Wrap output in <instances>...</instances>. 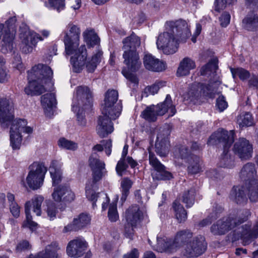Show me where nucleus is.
<instances>
[{"mask_svg": "<svg viewBox=\"0 0 258 258\" xmlns=\"http://www.w3.org/2000/svg\"><path fill=\"white\" fill-rule=\"evenodd\" d=\"M13 104L7 99H0V123L2 126L10 124V137L11 146L13 149H19L22 141V133L31 134L32 127L27 126L25 119H14Z\"/></svg>", "mask_w": 258, "mask_h": 258, "instance_id": "f257e3e1", "label": "nucleus"}, {"mask_svg": "<svg viewBox=\"0 0 258 258\" xmlns=\"http://www.w3.org/2000/svg\"><path fill=\"white\" fill-rule=\"evenodd\" d=\"M168 30L160 33L157 39V48L164 54L174 53L178 49V42L175 35L180 37L181 41H185L191 36L189 26L183 20L166 23Z\"/></svg>", "mask_w": 258, "mask_h": 258, "instance_id": "f03ea898", "label": "nucleus"}, {"mask_svg": "<svg viewBox=\"0 0 258 258\" xmlns=\"http://www.w3.org/2000/svg\"><path fill=\"white\" fill-rule=\"evenodd\" d=\"M123 44V62L125 66L122 69V74L132 83L137 84L138 80L134 73L138 71L142 66L139 54L136 51V48L139 47L141 44L140 39L133 34L124 39Z\"/></svg>", "mask_w": 258, "mask_h": 258, "instance_id": "7ed1b4c3", "label": "nucleus"}, {"mask_svg": "<svg viewBox=\"0 0 258 258\" xmlns=\"http://www.w3.org/2000/svg\"><path fill=\"white\" fill-rule=\"evenodd\" d=\"M53 72L51 68L42 64L34 67L28 72V85L24 91L28 95H39L46 89L45 86L52 84Z\"/></svg>", "mask_w": 258, "mask_h": 258, "instance_id": "20e7f679", "label": "nucleus"}, {"mask_svg": "<svg viewBox=\"0 0 258 258\" xmlns=\"http://www.w3.org/2000/svg\"><path fill=\"white\" fill-rule=\"evenodd\" d=\"M63 41L65 46V51L68 55L73 56V60L76 64H81L86 57V45L79 46L81 34L80 28L77 25L70 22L66 26L63 32Z\"/></svg>", "mask_w": 258, "mask_h": 258, "instance_id": "39448f33", "label": "nucleus"}, {"mask_svg": "<svg viewBox=\"0 0 258 258\" xmlns=\"http://www.w3.org/2000/svg\"><path fill=\"white\" fill-rule=\"evenodd\" d=\"M89 166L92 171V179L89 180L86 185V196L89 200L95 201L97 195L95 192L97 182L100 181L105 174V163L99 160L98 155L92 153L89 159Z\"/></svg>", "mask_w": 258, "mask_h": 258, "instance_id": "423d86ee", "label": "nucleus"}, {"mask_svg": "<svg viewBox=\"0 0 258 258\" xmlns=\"http://www.w3.org/2000/svg\"><path fill=\"white\" fill-rule=\"evenodd\" d=\"M234 141V133L232 131L228 132L226 131L221 130L213 134L210 137L208 142L210 144H217L222 143L224 151L219 161V166L227 168H231L234 166L233 158L226 152V149L229 148Z\"/></svg>", "mask_w": 258, "mask_h": 258, "instance_id": "0eeeda50", "label": "nucleus"}, {"mask_svg": "<svg viewBox=\"0 0 258 258\" xmlns=\"http://www.w3.org/2000/svg\"><path fill=\"white\" fill-rule=\"evenodd\" d=\"M28 173L23 185L32 189H37L43 182L47 168L42 163L34 162L28 168Z\"/></svg>", "mask_w": 258, "mask_h": 258, "instance_id": "6e6552de", "label": "nucleus"}, {"mask_svg": "<svg viewBox=\"0 0 258 258\" xmlns=\"http://www.w3.org/2000/svg\"><path fill=\"white\" fill-rule=\"evenodd\" d=\"M118 96L117 92L114 90L107 91L101 106L102 114L108 115L112 119H116L119 117L122 107L119 103H116Z\"/></svg>", "mask_w": 258, "mask_h": 258, "instance_id": "1a4fd4ad", "label": "nucleus"}, {"mask_svg": "<svg viewBox=\"0 0 258 258\" xmlns=\"http://www.w3.org/2000/svg\"><path fill=\"white\" fill-rule=\"evenodd\" d=\"M221 84L218 81L211 85H204L203 84L195 83L191 85L184 99L189 100L194 103L202 96H206L210 98L214 97L215 88L217 85Z\"/></svg>", "mask_w": 258, "mask_h": 258, "instance_id": "9d476101", "label": "nucleus"}, {"mask_svg": "<svg viewBox=\"0 0 258 258\" xmlns=\"http://www.w3.org/2000/svg\"><path fill=\"white\" fill-rule=\"evenodd\" d=\"M43 200L42 196H36L31 201L26 202L25 206L26 219L24 222V227H28L32 230L36 228L37 224L32 220V218L30 215V211L32 208L33 212L37 216H40L41 213V207Z\"/></svg>", "mask_w": 258, "mask_h": 258, "instance_id": "9b49d317", "label": "nucleus"}, {"mask_svg": "<svg viewBox=\"0 0 258 258\" xmlns=\"http://www.w3.org/2000/svg\"><path fill=\"white\" fill-rule=\"evenodd\" d=\"M92 101V93L87 86L77 87L76 94L73 100L72 109L74 112L80 111V108L86 109L90 107Z\"/></svg>", "mask_w": 258, "mask_h": 258, "instance_id": "f8f14e48", "label": "nucleus"}, {"mask_svg": "<svg viewBox=\"0 0 258 258\" xmlns=\"http://www.w3.org/2000/svg\"><path fill=\"white\" fill-rule=\"evenodd\" d=\"M86 57L84 59L83 63L76 64V61L73 60V56L71 57V62L73 65L74 71L75 72H80L85 67L89 72H93L96 68L97 65L100 62L102 57V51L97 49L96 52L90 58L88 57L87 48H86Z\"/></svg>", "mask_w": 258, "mask_h": 258, "instance_id": "ddd939ff", "label": "nucleus"}, {"mask_svg": "<svg viewBox=\"0 0 258 258\" xmlns=\"http://www.w3.org/2000/svg\"><path fill=\"white\" fill-rule=\"evenodd\" d=\"M16 22L15 16L10 17L5 22L6 27L4 26L5 34L3 37V47L2 48L4 52L11 51L13 48V40L14 38L15 33L11 31Z\"/></svg>", "mask_w": 258, "mask_h": 258, "instance_id": "4468645a", "label": "nucleus"}, {"mask_svg": "<svg viewBox=\"0 0 258 258\" xmlns=\"http://www.w3.org/2000/svg\"><path fill=\"white\" fill-rule=\"evenodd\" d=\"M170 131L168 126L160 130L155 143L157 153L161 156H165L169 152L168 136Z\"/></svg>", "mask_w": 258, "mask_h": 258, "instance_id": "2eb2a0df", "label": "nucleus"}, {"mask_svg": "<svg viewBox=\"0 0 258 258\" xmlns=\"http://www.w3.org/2000/svg\"><path fill=\"white\" fill-rule=\"evenodd\" d=\"M206 249L204 238L200 236L194 238L187 243L185 248V254L190 257H197L202 254Z\"/></svg>", "mask_w": 258, "mask_h": 258, "instance_id": "dca6fc26", "label": "nucleus"}, {"mask_svg": "<svg viewBox=\"0 0 258 258\" xmlns=\"http://www.w3.org/2000/svg\"><path fill=\"white\" fill-rule=\"evenodd\" d=\"M22 40L21 49L25 53L32 52L38 40L42 41L43 38L33 31H28L21 36Z\"/></svg>", "mask_w": 258, "mask_h": 258, "instance_id": "f3484780", "label": "nucleus"}, {"mask_svg": "<svg viewBox=\"0 0 258 258\" xmlns=\"http://www.w3.org/2000/svg\"><path fill=\"white\" fill-rule=\"evenodd\" d=\"M52 197L56 202L70 203L75 200V195L68 186L59 185L54 188Z\"/></svg>", "mask_w": 258, "mask_h": 258, "instance_id": "a211bd4d", "label": "nucleus"}, {"mask_svg": "<svg viewBox=\"0 0 258 258\" xmlns=\"http://www.w3.org/2000/svg\"><path fill=\"white\" fill-rule=\"evenodd\" d=\"M250 224H245L237 229L238 236L237 238H242L244 244H248L249 242L258 237V223L253 226L252 230L250 229Z\"/></svg>", "mask_w": 258, "mask_h": 258, "instance_id": "6ab92c4d", "label": "nucleus"}, {"mask_svg": "<svg viewBox=\"0 0 258 258\" xmlns=\"http://www.w3.org/2000/svg\"><path fill=\"white\" fill-rule=\"evenodd\" d=\"M87 247V244L84 239H76L69 243L67 252L71 257H79L83 254Z\"/></svg>", "mask_w": 258, "mask_h": 258, "instance_id": "aec40b11", "label": "nucleus"}, {"mask_svg": "<svg viewBox=\"0 0 258 258\" xmlns=\"http://www.w3.org/2000/svg\"><path fill=\"white\" fill-rule=\"evenodd\" d=\"M110 118L108 115L103 114L99 116L96 131L99 136L102 138L105 137L113 131V126Z\"/></svg>", "mask_w": 258, "mask_h": 258, "instance_id": "412c9836", "label": "nucleus"}, {"mask_svg": "<svg viewBox=\"0 0 258 258\" xmlns=\"http://www.w3.org/2000/svg\"><path fill=\"white\" fill-rule=\"evenodd\" d=\"M143 60L145 68L149 71L161 72L165 70V63L150 54H146Z\"/></svg>", "mask_w": 258, "mask_h": 258, "instance_id": "4be33fe9", "label": "nucleus"}, {"mask_svg": "<svg viewBox=\"0 0 258 258\" xmlns=\"http://www.w3.org/2000/svg\"><path fill=\"white\" fill-rule=\"evenodd\" d=\"M143 217V213L137 205L130 207L125 212L124 218L127 225L133 227L139 223Z\"/></svg>", "mask_w": 258, "mask_h": 258, "instance_id": "5701e85b", "label": "nucleus"}, {"mask_svg": "<svg viewBox=\"0 0 258 258\" xmlns=\"http://www.w3.org/2000/svg\"><path fill=\"white\" fill-rule=\"evenodd\" d=\"M234 150L241 159L246 160L251 156L252 148L247 140L242 139L234 145Z\"/></svg>", "mask_w": 258, "mask_h": 258, "instance_id": "b1692460", "label": "nucleus"}, {"mask_svg": "<svg viewBox=\"0 0 258 258\" xmlns=\"http://www.w3.org/2000/svg\"><path fill=\"white\" fill-rule=\"evenodd\" d=\"M154 109L158 115H163L167 113L169 116H172L176 112L175 106L172 104L171 97L169 95L166 96L164 102L154 105Z\"/></svg>", "mask_w": 258, "mask_h": 258, "instance_id": "393cba45", "label": "nucleus"}, {"mask_svg": "<svg viewBox=\"0 0 258 258\" xmlns=\"http://www.w3.org/2000/svg\"><path fill=\"white\" fill-rule=\"evenodd\" d=\"M91 221L90 217L87 214H82L75 218L72 223L65 226L63 232H67L71 231H76L88 225Z\"/></svg>", "mask_w": 258, "mask_h": 258, "instance_id": "a878e982", "label": "nucleus"}, {"mask_svg": "<svg viewBox=\"0 0 258 258\" xmlns=\"http://www.w3.org/2000/svg\"><path fill=\"white\" fill-rule=\"evenodd\" d=\"M62 164L57 160H52L49 167L51 177L52 180V185L55 187L58 186L62 180V171L61 167Z\"/></svg>", "mask_w": 258, "mask_h": 258, "instance_id": "bb28decb", "label": "nucleus"}, {"mask_svg": "<svg viewBox=\"0 0 258 258\" xmlns=\"http://www.w3.org/2000/svg\"><path fill=\"white\" fill-rule=\"evenodd\" d=\"M236 219L229 220L227 221H219L211 227L212 232L215 234H223L229 229L237 225Z\"/></svg>", "mask_w": 258, "mask_h": 258, "instance_id": "cd10ccee", "label": "nucleus"}, {"mask_svg": "<svg viewBox=\"0 0 258 258\" xmlns=\"http://www.w3.org/2000/svg\"><path fill=\"white\" fill-rule=\"evenodd\" d=\"M196 68L195 61L189 57L184 58L180 62L177 70L178 76H185L189 74L190 71Z\"/></svg>", "mask_w": 258, "mask_h": 258, "instance_id": "c85d7f7f", "label": "nucleus"}, {"mask_svg": "<svg viewBox=\"0 0 258 258\" xmlns=\"http://www.w3.org/2000/svg\"><path fill=\"white\" fill-rule=\"evenodd\" d=\"M155 248L161 252H172L175 249L173 239L167 238L166 237H157V242Z\"/></svg>", "mask_w": 258, "mask_h": 258, "instance_id": "c756f323", "label": "nucleus"}, {"mask_svg": "<svg viewBox=\"0 0 258 258\" xmlns=\"http://www.w3.org/2000/svg\"><path fill=\"white\" fill-rule=\"evenodd\" d=\"M41 104L45 112H50L55 107L56 104V100L55 95L53 93H47L41 97Z\"/></svg>", "mask_w": 258, "mask_h": 258, "instance_id": "7c9ffc66", "label": "nucleus"}, {"mask_svg": "<svg viewBox=\"0 0 258 258\" xmlns=\"http://www.w3.org/2000/svg\"><path fill=\"white\" fill-rule=\"evenodd\" d=\"M83 36L84 41L90 47H93L99 43L100 39L93 29H87L83 32Z\"/></svg>", "mask_w": 258, "mask_h": 258, "instance_id": "2f4dec72", "label": "nucleus"}, {"mask_svg": "<svg viewBox=\"0 0 258 258\" xmlns=\"http://www.w3.org/2000/svg\"><path fill=\"white\" fill-rule=\"evenodd\" d=\"M244 28L249 31H253L258 28V16L254 13L248 14L243 20Z\"/></svg>", "mask_w": 258, "mask_h": 258, "instance_id": "473e14b6", "label": "nucleus"}, {"mask_svg": "<svg viewBox=\"0 0 258 258\" xmlns=\"http://www.w3.org/2000/svg\"><path fill=\"white\" fill-rule=\"evenodd\" d=\"M192 236V234L188 230H182L177 233L173 242L175 249L182 245L184 242L188 240Z\"/></svg>", "mask_w": 258, "mask_h": 258, "instance_id": "72a5a7b5", "label": "nucleus"}, {"mask_svg": "<svg viewBox=\"0 0 258 258\" xmlns=\"http://www.w3.org/2000/svg\"><path fill=\"white\" fill-rule=\"evenodd\" d=\"M173 207L174 210L175 217L178 222L185 221L187 218V213L183 207L177 201H175L173 203Z\"/></svg>", "mask_w": 258, "mask_h": 258, "instance_id": "f704fd0d", "label": "nucleus"}, {"mask_svg": "<svg viewBox=\"0 0 258 258\" xmlns=\"http://www.w3.org/2000/svg\"><path fill=\"white\" fill-rule=\"evenodd\" d=\"M230 197L237 203L241 204L245 202L246 197L243 190V187L239 186L234 187L230 194Z\"/></svg>", "mask_w": 258, "mask_h": 258, "instance_id": "c9c22d12", "label": "nucleus"}, {"mask_svg": "<svg viewBox=\"0 0 258 258\" xmlns=\"http://www.w3.org/2000/svg\"><path fill=\"white\" fill-rule=\"evenodd\" d=\"M133 184V181L128 178H124L120 183L121 197V200L124 202L130 193V189Z\"/></svg>", "mask_w": 258, "mask_h": 258, "instance_id": "e433bc0d", "label": "nucleus"}, {"mask_svg": "<svg viewBox=\"0 0 258 258\" xmlns=\"http://www.w3.org/2000/svg\"><path fill=\"white\" fill-rule=\"evenodd\" d=\"M237 122L240 127L251 126L253 124V118L249 112L241 113L238 116Z\"/></svg>", "mask_w": 258, "mask_h": 258, "instance_id": "4c0bfd02", "label": "nucleus"}, {"mask_svg": "<svg viewBox=\"0 0 258 258\" xmlns=\"http://www.w3.org/2000/svg\"><path fill=\"white\" fill-rule=\"evenodd\" d=\"M255 173L254 166L252 164L248 163L244 165L242 169L240 176L242 179L246 180L253 177Z\"/></svg>", "mask_w": 258, "mask_h": 258, "instance_id": "58836bf2", "label": "nucleus"}, {"mask_svg": "<svg viewBox=\"0 0 258 258\" xmlns=\"http://www.w3.org/2000/svg\"><path fill=\"white\" fill-rule=\"evenodd\" d=\"M189 166L188 171L192 174H196L201 170V167L199 164L200 159L197 157H190L188 159Z\"/></svg>", "mask_w": 258, "mask_h": 258, "instance_id": "ea45409f", "label": "nucleus"}, {"mask_svg": "<svg viewBox=\"0 0 258 258\" xmlns=\"http://www.w3.org/2000/svg\"><path fill=\"white\" fill-rule=\"evenodd\" d=\"M142 115L145 119L151 121H155L158 116L156 111L154 109V105H151L147 107L146 109L143 111Z\"/></svg>", "mask_w": 258, "mask_h": 258, "instance_id": "a19ab883", "label": "nucleus"}, {"mask_svg": "<svg viewBox=\"0 0 258 258\" xmlns=\"http://www.w3.org/2000/svg\"><path fill=\"white\" fill-rule=\"evenodd\" d=\"M58 145L62 149L73 151L77 150L78 147L76 143L63 138H60L58 141Z\"/></svg>", "mask_w": 258, "mask_h": 258, "instance_id": "79ce46f5", "label": "nucleus"}, {"mask_svg": "<svg viewBox=\"0 0 258 258\" xmlns=\"http://www.w3.org/2000/svg\"><path fill=\"white\" fill-rule=\"evenodd\" d=\"M230 71L234 79L236 77H238L240 80L244 81L250 77L249 72L241 68L236 69L230 68Z\"/></svg>", "mask_w": 258, "mask_h": 258, "instance_id": "37998d69", "label": "nucleus"}, {"mask_svg": "<svg viewBox=\"0 0 258 258\" xmlns=\"http://www.w3.org/2000/svg\"><path fill=\"white\" fill-rule=\"evenodd\" d=\"M217 69L216 61L215 59H213L202 68L201 73L202 75H211L212 73H214Z\"/></svg>", "mask_w": 258, "mask_h": 258, "instance_id": "c03bdc74", "label": "nucleus"}, {"mask_svg": "<svg viewBox=\"0 0 258 258\" xmlns=\"http://www.w3.org/2000/svg\"><path fill=\"white\" fill-rule=\"evenodd\" d=\"M149 163L157 172L162 171L165 168L164 165L158 160L155 156L150 152L149 153Z\"/></svg>", "mask_w": 258, "mask_h": 258, "instance_id": "a18cd8bd", "label": "nucleus"}, {"mask_svg": "<svg viewBox=\"0 0 258 258\" xmlns=\"http://www.w3.org/2000/svg\"><path fill=\"white\" fill-rule=\"evenodd\" d=\"M44 210L47 213V216L50 220H53L56 217L57 210L54 203L50 201L47 202L46 208Z\"/></svg>", "mask_w": 258, "mask_h": 258, "instance_id": "49530a36", "label": "nucleus"}, {"mask_svg": "<svg viewBox=\"0 0 258 258\" xmlns=\"http://www.w3.org/2000/svg\"><path fill=\"white\" fill-rule=\"evenodd\" d=\"M108 216L109 219L112 222H115L118 219L119 216L117 211V205L116 203H112L110 205Z\"/></svg>", "mask_w": 258, "mask_h": 258, "instance_id": "de8ad7c7", "label": "nucleus"}, {"mask_svg": "<svg viewBox=\"0 0 258 258\" xmlns=\"http://www.w3.org/2000/svg\"><path fill=\"white\" fill-rule=\"evenodd\" d=\"M48 4L58 12H60L65 8L64 0H48Z\"/></svg>", "mask_w": 258, "mask_h": 258, "instance_id": "09e8293b", "label": "nucleus"}, {"mask_svg": "<svg viewBox=\"0 0 258 258\" xmlns=\"http://www.w3.org/2000/svg\"><path fill=\"white\" fill-rule=\"evenodd\" d=\"M161 83H158L146 87L144 89L143 95L147 97L150 95H154L158 92Z\"/></svg>", "mask_w": 258, "mask_h": 258, "instance_id": "8fccbe9b", "label": "nucleus"}, {"mask_svg": "<svg viewBox=\"0 0 258 258\" xmlns=\"http://www.w3.org/2000/svg\"><path fill=\"white\" fill-rule=\"evenodd\" d=\"M236 0H216L215 2V9L217 11H220L226 8L227 5H230Z\"/></svg>", "mask_w": 258, "mask_h": 258, "instance_id": "3c124183", "label": "nucleus"}, {"mask_svg": "<svg viewBox=\"0 0 258 258\" xmlns=\"http://www.w3.org/2000/svg\"><path fill=\"white\" fill-rule=\"evenodd\" d=\"M183 202L186 204V206L190 207L194 203V192H188L183 196Z\"/></svg>", "mask_w": 258, "mask_h": 258, "instance_id": "603ef678", "label": "nucleus"}, {"mask_svg": "<svg viewBox=\"0 0 258 258\" xmlns=\"http://www.w3.org/2000/svg\"><path fill=\"white\" fill-rule=\"evenodd\" d=\"M97 187H96V188L95 189V194H96L97 195V197L95 198V201L93 202V201H92V205L93 207L95 206V202L97 201V199L98 198H101L103 200V203H102V209L103 210H105L107 208V205L109 202V199L108 198V197L106 195H104V194H102L101 197H100L99 196V194L98 193H96L95 190L97 189ZM91 202V201H90Z\"/></svg>", "mask_w": 258, "mask_h": 258, "instance_id": "864d4df0", "label": "nucleus"}, {"mask_svg": "<svg viewBox=\"0 0 258 258\" xmlns=\"http://www.w3.org/2000/svg\"><path fill=\"white\" fill-rule=\"evenodd\" d=\"M230 15L228 13H223L219 18L220 25L222 27H226L230 23Z\"/></svg>", "mask_w": 258, "mask_h": 258, "instance_id": "5fc2aeb1", "label": "nucleus"}, {"mask_svg": "<svg viewBox=\"0 0 258 258\" xmlns=\"http://www.w3.org/2000/svg\"><path fill=\"white\" fill-rule=\"evenodd\" d=\"M217 107L220 112L223 111L228 106L227 103L223 96H219L217 99Z\"/></svg>", "mask_w": 258, "mask_h": 258, "instance_id": "6e6d98bb", "label": "nucleus"}, {"mask_svg": "<svg viewBox=\"0 0 258 258\" xmlns=\"http://www.w3.org/2000/svg\"><path fill=\"white\" fill-rule=\"evenodd\" d=\"M126 168L127 165L124 162V159L121 158L118 162L116 167L117 174L120 176H122V172L126 170Z\"/></svg>", "mask_w": 258, "mask_h": 258, "instance_id": "4d7b16f0", "label": "nucleus"}, {"mask_svg": "<svg viewBox=\"0 0 258 258\" xmlns=\"http://www.w3.org/2000/svg\"><path fill=\"white\" fill-rule=\"evenodd\" d=\"M10 210L14 217H19L20 213V207L16 203H13L10 204Z\"/></svg>", "mask_w": 258, "mask_h": 258, "instance_id": "13d9d810", "label": "nucleus"}, {"mask_svg": "<svg viewBox=\"0 0 258 258\" xmlns=\"http://www.w3.org/2000/svg\"><path fill=\"white\" fill-rule=\"evenodd\" d=\"M158 172L159 173V175L157 177V178L158 179L167 180L170 179V178H172V175L171 173L165 171V168L163 170V171Z\"/></svg>", "mask_w": 258, "mask_h": 258, "instance_id": "bf43d9fd", "label": "nucleus"}, {"mask_svg": "<svg viewBox=\"0 0 258 258\" xmlns=\"http://www.w3.org/2000/svg\"><path fill=\"white\" fill-rule=\"evenodd\" d=\"M9 78V76L6 69L0 68V82L5 83L7 82Z\"/></svg>", "mask_w": 258, "mask_h": 258, "instance_id": "052dcab7", "label": "nucleus"}, {"mask_svg": "<svg viewBox=\"0 0 258 258\" xmlns=\"http://www.w3.org/2000/svg\"><path fill=\"white\" fill-rule=\"evenodd\" d=\"M81 0H70L69 3L71 8L74 10L79 9L81 6Z\"/></svg>", "mask_w": 258, "mask_h": 258, "instance_id": "680f3d73", "label": "nucleus"}, {"mask_svg": "<svg viewBox=\"0 0 258 258\" xmlns=\"http://www.w3.org/2000/svg\"><path fill=\"white\" fill-rule=\"evenodd\" d=\"M30 245L28 241H24L19 243L17 246V249L18 251H22L27 249L29 248Z\"/></svg>", "mask_w": 258, "mask_h": 258, "instance_id": "e2e57ef3", "label": "nucleus"}, {"mask_svg": "<svg viewBox=\"0 0 258 258\" xmlns=\"http://www.w3.org/2000/svg\"><path fill=\"white\" fill-rule=\"evenodd\" d=\"M139 252L136 248L133 249L130 253L125 254L123 258H138Z\"/></svg>", "mask_w": 258, "mask_h": 258, "instance_id": "0e129e2a", "label": "nucleus"}, {"mask_svg": "<svg viewBox=\"0 0 258 258\" xmlns=\"http://www.w3.org/2000/svg\"><path fill=\"white\" fill-rule=\"evenodd\" d=\"M202 30V26L200 24H197L194 36L191 38L193 42H196V37L200 35Z\"/></svg>", "mask_w": 258, "mask_h": 258, "instance_id": "69168bd1", "label": "nucleus"}, {"mask_svg": "<svg viewBox=\"0 0 258 258\" xmlns=\"http://www.w3.org/2000/svg\"><path fill=\"white\" fill-rule=\"evenodd\" d=\"M15 61L17 62H14L13 63L14 67L17 69L18 70L22 71L23 70V67L22 64L20 57L19 56H17L15 58Z\"/></svg>", "mask_w": 258, "mask_h": 258, "instance_id": "338daca9", "label": "nucleus"}, {"mask_svg": "<svg viewBox=\"0 0 258 258\" xmlns=\"http://www.w3.org/2000/svg\"><path fill=\"white\" fill-rule=\"evenodd\" d=\"M249 84L258 88V75H253L249 80Z\"/></svg>", "mask_w": 258, "mask_h": 258, "instance_id": "774afa93", "label": "nucleus"}]
</instances>
